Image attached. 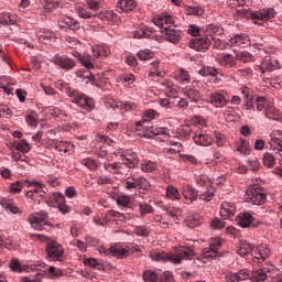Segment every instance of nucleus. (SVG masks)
Segmentation results:
<instances>
[{"instance_id": "nucleus-50", "label": "nucleus", "mask_w": 282, "mask_h": 282, "mask_svg": "<svg viewBox=\"0 0 282 282\" xmlns=\"http://www.w3.org/2000/svg\"><path fill=\"white\" fill-rule=\"evenodd\" d=\"M25 184H28V181H18L12 183L10 185V193H12L13 195H19V193L23 191V186H25Z\"/></svg>"}, {"instance_id": "nucleus-33", "label": "nucleus", "mask_w": 282, "mask_h": 282, "mask_svg": "<svg viewBox=\"0 0 282 282\" xmlns=\"http://www.w3.org/2000/svg\"><path fill=\"white\" fill-rule=\"evenodd\" d=\"M150 259L152 261H171V254L160 251V250H153L150 252Z\"/></svg>"}, {"instance_id": "nucleus-59", "label": "nucleus", "mask_w": 282, "mask_h": 282, "mask_svg": "<svg viewBox=\"0 0 282 282\" xmlns=\"http://www.w3.org/2000/svg\"><path fill=\"white\" fill-rule=\"evenodd\" d=\"M274 155L270 152L264 153L262 159L264 166H268V169H272L274 165Z\"/></svg>"}, {"instance_id": "nucleus-12", "label": "nucleus", "mask_w": 282, "mask_h": 282, "mask_svg": "<svg viewBox=\"0 0 282 282\" xmlns=\"http://www.w3.org/2000/svg\"><path fill=\"white\" fill-rule=\"evenodd\" d=\"M272 272H274V265L268 263L263 264L260 269L252 271L250 280L253 282L267 281Z\"/></svg>"}, {"instance_id": "nucleus-46", "label": "nucleus", "mask_w": 282, "mask_h": 282, "mask_svg": "<svg viewBox=\"0 0 282 282\" xmlns=\"http://www.w3.org/2000/svg\"><path fill=\"white\" fill-rule=\"evenodd\" d=\"M84 263H85V265H89V268H93L94 270H104L105 269L102 263H100V261H98V259H96V258H86V259H84Z\"/></svg>"}, {"instance_id": "nucleus-30", "label": "nucleus", "mask_w": 282, "mask_h": 282, "mask_svg": "<svg viewBox=\"0 0 282 282\" xmlns=\"http://www.w3.org/2000/svg\"><path fill=\"white\" fill-rule=\"evenodd\" d=\"M184 96L191 100V102H199L202 100V93H199L196 88L187 87L183 91Z\"/></svg>"}, {"instance_id": "nucleus-61", "label": "nucleus", "mask_w": 282, "mask_h": 282, "mask_svg": "<svg viewBox=\"0 0 282 282\" xmlns=\"http://www.w3.org/2000/svg\"><path fill=\"white\" fill-rule=\"evenodd\" d=\"M121 83H128V85H133L135 83V76L131 73H126L120 76Z\"/></svg>"}, {"instance_id": "nucleus-48", "label": "nucleus", "mask_w": 282, "mask_h": 282, "mask_svg": "<svg viewBox=\"0 0 282 282\" xmlns=\"http://www.w3.org/2000/svg\"><path fill=\"white\" fill-rule=\"evenodd\" d=\"M83 166H86L89 171H98V162L91 158H86L80 161Z\"/></svg>"}, {"instance_id": "nucleus-18", "label": "nucleus", "mask_w": 282, "mask_h": 282, "mask_svg": "<svg viewBox=\"0 0 282 282\" xmlns=\"http://www.w3.org/2000/svg\"><path fill=\"white\" fill-rule=\"evenodd\" d=\"M208 101L210 105H213V107H216V109H221L229 102L226 96L221 95L220 93H213L209 95Z\"/></svg>"}, {"instance_id": "nucleus-53", "label": "nucleus", "mask_w": 282, "mask_h": 282, "mask_svg": "<svg viewBox=\"0 0 282 282\" xmlns=\"http://www.w3.org/2000/svg\"><path fill=\"white\" fill-rule=\"evenodd\" d=\"M139 213L141 217L153 214V207L148 203H139Z\"/></svg>"}, {"instance_id": "nucleus-10", "label": "nucleus", "mask_w": 282, "mask_h": 282, "mask_svg": "<svg viewBox=\"0 0 282 282\" xmlns=\"http://www.w3.org/2000/svg\"><path fill=\"white\" fill-rule=\"evenodd\" d=\"M46 258L50 261H63L65 259V248L56 241L48 242L46 245Z\"/></svg>"}, {"instance_id": "nucleus-51", "label": "nucleus", "mask_w": 282, "mask_h": 282, "mask_svg": "<svg viewBox=\"0 0 282 282\" xmlns=\"http://www.w3.org/2000/svg\"><path fill=\"white\" fill-rule=\"evenodd\" d=\"M198 74L200 76H217L219 70L213 66H203Z\"/></svg>"}, {"instance_id": "nucleus-40", "label": "nucleus", "mask_w": 282, "mask_h": 282, "mask_svg": "<svg viewBox=\"0 0 282 282\" xmlns=\"http://www.w3.org/2000/svg\"><path fill=\"white\" fill-rule=\"evenodd\" d=\"M141 171L143 173H153L158 171V163L149 160H143L141 163Z\"/></svg>"}, {"instance_id": "nucleus-36", "label": "nucleus", "mask_w": 282, "mask_h": 282, "mask_svg": "<svg viewBox=\"0 0 282 282\" xmlns=\"http://www.w3.org/2000/svg\"><path fill=\"white\" fill-rule=\"evenodd\" d=\"M17 15L11 13H0V28L1 25H14Z\"/></svg>"}, {"instance_id": "nucleus-9", "label": "nucleus", "mask_w": 282, "mask_h": 282, "mask_svg": "<svg viewBox=\"0 0 282 282\" xmlns=\"http://www.w3.org/2000/svg\"><path fill=\"white\" fill-rule=\"evenodd\" d=\"M99 252H104L106 256L111 254V257H116V259H124V257H129V254H132V252H138V248L132 247V248H124L120 245H116L110 247L109 249H106L101 247L99 249Z\"/></svg>"}, {"instance_id": "nucleus-24", "label": "nucleus", "mask_w": 282, "mask_h": 282, "mask_svg": "<svg viewBox=\"0 0 282 282\" xmlns=\"http://www.w3.org/2000/svg\"><path fill=\"white\" fill-rule=\"evenodd\" d=\"M235 213H237V209L232 203L221 204L220 216H223L224 219H230L231 217H235Z\"/></svg>"}, {"instance_id": "nucleus-39", "label": "nucleus", "mask_w": 282, "mask_h": 282, "mask_svg": "<svg viewBox=\"0 0 282 282\" xmlns=\"http://www.w3.org/2000/svg\"><path fill=\"white\" fill-rule=\"evenodd\" d=\"M77 78H83V80L87 84L94 83V74L89 72L88 68L86 69H79L76 72Z\"/></svg>"}, {"instance_id": "nucleus-27", "label": "nucleus", "mask_w": 282, "mask_h": 282, "mask_svg": "<svg viewBox=\"0 0 282 282\" xmlns=\"http://www.w3.org/2000/svg\"><path fill=\"white\" fill-rule=\"evenodd\" d=\"M163 210L164 220H166V217H171L172 221H177L178 217L182 216V209L177 207H165Z\"/></svg>"}, {"instance_id": "nucleus-52", "label": "nucleus", "mask_w": 282, "mask_h": 282, "mask_svg": "<svg viewBox=\"0 0 282 282\" xmlns=\"http://www.w3.org/2000/svg\"><path fill=\"white\" fill-rule=\"evenodd\" d=\"M203 259H215L216 257H219V251L216 249H213V247H206L203 249Z\"/></svg>"}, {"instance_id": "nucleus-11", "label": "nucleus", "mask_w": 282, "mask_h": 282, "mask_svg": "<svg viewBox=\"0 0 282 282\" xmlns=\"http://www.w3.org/2000/svg\"><path fill=\"white\" fill-rule=\"evenodd\" d=\"M48 202H51V204H56L62 215H69V213H72V207L67 205V202L65 200V195H63L62 193L55 192L50 194Z\"/></svg>"}, {"instance_id": "nucleus-45", "label": "nucleus", "mask_w": 282, "mask_h": 282, "mask_svg": "<svg viewBox=\"0 0 282 282\" xmlns=\"http://www.w3.org/2000/svg\"><path fill=\"white\" fill-rule=\"evenodd\" d=\"M264 116L269 120H281V111L274 107L267 108Z\"/></svg>"}, {"instance_id": "nucleus-62", "label": "nucleus", "mask_w": 282, "mask_h": 282, "mask_svg": "<svg viewBox=\"0 0 282 282\" xmlns=\"http://www.w3.org/2000/svg\"><path fill=\"white\" fill-rule=\"evenodd\" d=\"M86 4L93 12L100 10V0H86Z\"/></svg>"}, {"instance_id": "nucleus-60", "label": "nucleus", "mask_w": 282, "mask_h": 282, "mask_svg": "<svg viewBox=\"0 0 282 282\" xmlns=\"http://www.w3.org/2000/svg\"><path fill=\"white\" fill-rule=\"evenodd\" d=\"M153 56H155V53L149 50H143L138 52V58L140 61H150V58H153Z\"/></svg>"}, {"instance_id": "nucleus-20", "label": "nucleus", "mask_w": 282, "mask_h": 282, "mask_svg": "<svg viewBox=\"0 0 282 282\" xmlns=\"http://www.w3.org/2000/svg\"><path fill=\"white\" fill-rule=\"evenodd\" d=\"M247 17H250L253 19V21H268L270 19H272V12H270V10H265V9H262L260 11H248L247 13Z\"/></svg>"}, {"instance_id": "nucleus-5", "label": "nucleus", "mask_w": 282, "mask_h": 282, "mask_svg": "<svg viewBox=\"0 0 282 282\" xmlns=\"http://www.w3.org/2000/svg\"><path fill=\"white\" fill-rule=\"evenodd\" d=\"M202 32L205 36H221L224 28L209 24L207 28L200 29L197 24H191L187 30V34L191 36H202Z\"/></svg>"}, {"instance_id": "nucleus-35", "label": "nucleus", "mask_w": 282, "mask_h": 282, "mask_svg": "<svg viewBox=\"0 0 282 282\" xmlns=\"http://www.w3.org/2000/svg\"><path fill=\"white\" fill-rule=\"evenodd\" d=\"M0 204L3 208H6V210H10V213H13V215H19V213L21 212L12 199L2 198Z\"/></svg>"}, {"instance_id": "nucleus-23", "label": "nucleus", "mask_w": 282, "mask_h": 282, "mask_svg": "<svg viewBox=\"0 0 282 282\" xmlns=\"http://www.w3.org/2000/svg\"><path fill=\"white\" fill-rule=\"evenodd\" d=\"M104 221L107 224H111V221H124V214H121L116 210H107L104 215Z\"/></svg>"}, {"instance_id": "nucleus-43", "label": "nucleus", "mask_w": 282, "mask_h": 282, "mask_svg": "<svg viewBox=\"0 0 282 282\" xmlns=\"http://www.w3.org/2000/svg\"><path fill=\"white\" fill-rule=\"evenodd\" d=\"M195 183L200 187L204 188V186H206V188L208 186H213V181L210 180V177H208V175H199L195 177Z\"/></svg>"}, {"instance_id": "nucleus-57", "label": "nucleus", "mask_w": 282, "mask_h": 282, "mask_svg": "<svg viewBox=\"0 0 282 282\" xmlns=\"http://www.w3.org/2000/svg\"><path fill=\"white\" fill-rule=\"evenodd\" d=\"M143 281L145 282H159L158 273L148 270L143 272Z\"/></svg>"}, {"instance_id": "nucleus-6", "label": "nucleus", "mask_w": 282, "mask_h": 282, "mask_svg": "<svg viewBox=\"0 0 282 282\" xmlns=\"http://www.w3.org/2000/svg\"><path fill=\"white\" fill-rule=\"evenodd\" d=\"M153 23L159 28L161 34H164L165 36H180V31L175 29V26L169 25V23H171V15L154 17ZM164 23L167 26H164Z\"/></svg>"}, {"instance_id": "nucleus-58", "label": "nucleus", "mask_w": 282, "mask_h": 282, "mask_svg": "<svg viewBox=\"0 0 282 282\" xmlns=\"http://www.w3.org/2000/svg\"><path fill=\"white\" fill-rule=\"evenodd\" d=\"M25 120L29 127H39V116L36 112H32L31 115L26 116Z\"/></svg>"}, {"instance_id": "nucleus-47", "label": "nucleus", "mask_w": 282, "mask_h": 282, "mask_svg": "<svg viewBox=\"0 0 282 282\" xmlns=\"http://www.w3.org/2000/svg\"><path fill=\"white\" fill-rule=\"evenodd\" d=\"M79 63L86 69H94V57L91 55L84 54L83 57H79Z\"/></svg>"}, {"instance_id": "nucleus-2", "label": "nucleus", "mask_w": 282, "mask_h": 282, "mask_svg": "<svg viewBox=\"0 0 282 282\" xmlns=\"http://www.w3.org/2000/svg\"><path fill=\"white\" fill-rule=\"evenodd\" d=\"M140 162V159H130L122 156L121 162L104 163V169L112 175H126L127 169H135Z\"/></svg>"}, {"instance_id": "nucleus-17", "label": "nucleus", "mask_w": 282, "mask_h": 282, "mask_svg": "<svg viewBox=\"0 0 282 282\" xmlns=\"http://www.w3.org/2000/svg\"><path fill=\"white\" fill-rule=\"evenodd\" d=\"M193 140L198 147H210L214 142L213 138L204 131H196Z\"/></svg>"}, {"instance_id": "nucleus-63", "label": "nucleus", "mask_w": 282, "mask_h": 282, "mask_svg": "<svg viewBox=\"0 0 282 282\" xmlns=\"http://www.w3.org/2000/svg\"><path fill=\"white\" fill-rule=\"evenodd\" d=\"M47 272H48V274H51L52 279H58V278L63 276V274H64L63 270L56 269L55 267H50L47 269Z\"/></svg>"}, {"instance_id": "nucleus-7", "label": "nucleus", "mask_w": 282, "mask_h": 282, "mask_svg": "<svg viewBox=\"0 0 282 282\" xmlns=\"http://www.w3.org/2000/svg\"><path fill=\"white\" fill-rule=\"evenodd\" d=\"M247 202L254 204V206H262L265 204V199H268V195L265 194V189L259 185L250 186L246 192Z\"/></svg>"}, {"instance_id": "nucleus-16", "label": "nucleus", "mask_w": 282, "mask_h": 282, "mask_svg": "<svg viewBox=\"0 0 282 282\" xmlns=\"http://www.w3.org/2000/svg\"><path fill=\"white\" fill-rule=\"evenodd\" d=\"M210 40L206 36H196L189 41V47L196 50V52H202V50H208L210 47Z\"/></svg>"}, {"instance_id": "nucleus-32", "label": "nucleus", "mask_w": 282, "mask_h": 282, "mask_svg": "<svg viewBox=\"0 0 282 282\" xmlns=\"http://www.w3.org/2000/svg\"><path fill=\"white\" fill-rule=\"evenodd\" d=\"M216 188L213 185H209L206 187V191L198 194V199H202L203 202H212L215 197Z\"/></svg>"}, {"instance_id": "nucleus-19", "label": "nucleus", "mask_w": 282, "mask_h": 282, "mask_svg": "<svg viewBox=\"0 0 282 282\" xmlns=\"http://www.w3.org/2000/svg\"><path fill=\"white\" fill-rule=\"evenodd\" d=\"M262 74L265 72H274V69H279V59L274 56H265L261 64Z\"/></svg>"}, {"instance_id": "nucleus-31", "label": "nucleus", "mask_w": 282, "mask_h": 282, "mask_svg": "<svg viewBox=\"0 0 282 282\" xmlns=\"http://www.w3.org/2000/svg\"><path fill=\"white\" fill-rule=\"evenodd\" d=\"M117 6L122 12H131V10H135L138 2L135 0H118Z\"/></svg>"}, {"instance_id": "nucleus-25", "label": "nucleus", "mask_w": 282, "mask_h": 282, "mask_svg": "<svg viewBox=\"0 0 282 282\" xmlns=\"http://www.w3.org/2000/svg\"><path fill=\"white\" fill-rule=\"evenodd\" d=\"M183 196L191 203L197 202V199H199V191L191 185H187L183 189Z\"/></svg>"}, {"instance_id": "nucleus-37", "label": "nucleus", "mask_w": 282, "mask_h": 282, "mask_svg": "<svg viewBox=\"0 0 282 282\" xmlns=\"http://www.w3.org/2000/svg\"><path fill=\"white\" fill-rule=\"evenodd\" d=\"M166 73L160 68L159 62H153L152 67L150 68L151 78H164Z\"/></svg>"}, {"instance_id": "nucleus-26", "label": "nucleus", "mask_w": 282, "mask_h": 282, "mask_svg": "<svg viewBox=\"0 0 282 282\" xmlns=\"http://www.w3.org/2000/svg\"><path fill=\"white\" fill-rule=\"evenodd\" d=\"M133 36H158V31L151 26L141 25L140 29L133 31Z\"/></svg>"}, {"instance_id": "nucleus-4", "label": "nucleus", "mask_w": 282, "mask_h": 282, "mask_svg": "<svg viewBox=\"0 0 282 282\" xmlns=\"http://www.w3.org/2000/svg\"><path fill=\"white\" fill-rule=\"evenodd\" d=\"M122 186L126 188V191H135V189H142V191H149L151 188V183L147 177L134 173L128 176L123 182Z\"/></svg>"}, {"instance_id": "nucleus-8", "label": "nucleus", "mask_w": 282, "mask_h": 282, "mask_svg": "<svg viewBox=\"0 0 282 282\" xmlns=\"http://www.w3.org/2000/svg\"><path fill=\"white\" fill-rule=\"evenodd\" d=\"M195 258V250L191 247H180L175 253H170V262L180 265L182 261H191Z\"/></svg>"}, {"instance_id": "nucleus-1", "label": "nucleus", "mask_w": 282, "mask_h": 282, "mask_svg": "<svg viewBox=\"0 0 282 282\" xmlns=\"http://www.w3.org/2000/svg\"><path fill=\"white\" fill-rule=\"evenodd\" d=\"M55 87L56 89H59V91H63V94H66L68 98H70V101L80 107L82 109H86V111H91V109H94V99L69 87V84L63 80H57L55 83Z\"/></svg>"}, {"instance_id": "nucleus-28", "label": "nucleus", "mask_w": 282, "mask_h": 282, "mask_svg": "<svg viewBox=\"0 0 282 282\" xmlns=\"http://www.w3.org/2000/svg\"><path fill=\"white\" fill-rule=\"evenodd\" d=\"M29 186H34V188L26 192V197H36L39 193H45V184H43L42 182L34 181L29 183Z\"/></svg>"}, {"instance_id": "nucleus-15", "label": "nucleus", "mask_w": 282, "mask_h": 282, "mask_svg": "<svg viewBox=\"0 0 282 282\" xmlns=\"http://www.w3.org/2000/svg\"><path fill=\"white\" fill-rule=\"evenodd\" d=\"M53 63L64 69L65 72H69L76 67V62L67 56H58L53 57Z\"/></svg>"}, {"instance_id": "nucleus-64", "label": "nucleus", "mask_w": 282, "mask_h": 282, "mask_svg": "<svg viewBox=\"0 0 282 282\" xmlns=\"http://www.w3.org/2000/svg\"><path fill=\"white\" fill-rule=\"evenodd\" d=\"M254 102L258 111H263V109H268L265 108V97H257L254 99Z\"/></svg>"}, {"instance_id": "nucleus-29", "label": "nucleus", "mask_w": 282, "mask_h": 282, "mask_svg": "<svg viewBox=\"0 0 282 282\" xmlns=\"http://www.w3.org/2000/svg\"><path fill=\"white\" fill-rule=\"evenodd\" d=\"M91 51L94 58H101V56L107 57L109 54H111L109 46L105 45L93 46Z\"/></svg>"}, {"instance_id": "nucleus-54", "label": "nucleus", "mask_w": 282, "mask_h": 282, "mask_svg": "<svg viewBox=\"0 0 282 282\" xmlns=\"http://www.w3.org/2000/svg\"><path fill=\"white\" fill-rule=\"evenodd\" d=\"M144 122L149 121V120H155L156 118H160V112H158V110L154 109H147L143 115H142Z\"/></svg>"}, {"instance_id": "nucleus-13", "label": "nucleus", "mask_w": 282, "mask_h": 282, "mask_svg": "<svg viewBox=\"0 0 282 282\" xmlns=\"http://www.w3.org/2000/svg\"><path fill=\"white\" fill-rule=\"evenodd\" d=\"M270 254H272V251L270 250V247L265 245L253 247L251 261H253V263H263V261L270 259Z\"/></svg>"}, {"instance_id": "nucleus-42", "label": "nucleus", "mask_w": 282, "mask_h": 282, "mask_svg": "<svg viewBox=\"0 0 282 282\" xmlns=\"http://www.w3.org/2000/svg\"><path fill=\"white\" fill-rule=\"evenodd\" d=\"M203 221L204 220L198 215L189 216L185 220V226H187V228H197Z\"/></svg>"}, {"instance_id": "nucleus-55", "label": "nucleus", "mask_w": 282, "mask_h": 282, "mask_svg": "<svg viewBox=\"0 0 282 282\" xmlns=\"http://www.w3.org/2000/svg\"><path fill=\"white\" fill-rule=\"evenodd\" d=\"M134 232L138 237H149V235H151V229L144 225H141L134 227Z\"/></svg>"}, {"instance_id": "nucleus-38", "label": "nucleus", "mask_w": 282, "mask_h": 282, "mask_svg": "<svg viewBox=\"0 0 282 282\" xmlns=\"http://www.w3.org/2000/svg\"><path fill=\"white\" fill-rule=\"evenodd\" d=\"M218 62L223 67H235L236 65L235 57L230 54L221 55L218 58Z\"/></svg>"}, {"instance_id": "nucleus-41", "label": "nucleus", "mask_w": 282, "mask_h": 282, "mask_svg": "<svg viewBox=\"0 0 282 282\" xmlns=\"http://www.w3.org/2000/svg\"><path fill=\"white\" fill-rule=\"evenodd\" d=\"M149 131L152 133V135H162L163 140H166V138L170 135L169 128L166 127H152Z\"/></svg>"}, {"instance_id": "nucleus-21", "label": "nucleus", "mask_w": 282, "mask_h": 282, "mask_svg": "<svg viewBox=\"0 0 282 282\" xmlns=\"http://www.w3.org/2000/svg\"><path fill=\"white\" fill-rule=\"evenodd\" d=\"M254 250V247H252V243L242 240L238 243L237 247V254H239V257H249V259H251V254Z\"/></svg>"}, {"instance_id": "nucleus-49", "label": "nucleus", "mask_w": 282, "mask_h": 282, "mask_svg": "<svg viewBox=\"0 0 282 282\" xmlns=\"http://www.w3.org/2000/svg\"><path fill=\"white\" fill-rule=\"evenodd\" d=\"M14 148L17 149V151H20V153H30L32 149L30 147V143L25 139H22L20 142H17L14 144Z\"/></svg>"}, {"instance_id": "nucleus-44", "label": "nucleus", "mask_w": 282, "mask_h": 282, "mask_svg": "<svg viewBox=\"0 0 282 282\" xmlns=\"http://www.w3.org/2000/svg\"><path fill=\"white\" fill-rule=\"evenodd\" d=\"M165 191L167 199H171L172 202H175V199H180L181 195L177 187L169 185Z\"/></svg>"}, {"instance_id": "nucleus-34", "label": "nucleus", "mask_w": 282, "mask_h": 282, "mask_svg": "<svg viewBox=\"0 0 282 282\" xmlns=\"http://www.w3.org/2000/svg\"><path fill=\"white\" fill-rule=\"evenodd\" d=\"M174 78L181 85L191 83V75H188V70H185L183 68H180L178 70L175 72Z\"/></svg>"}, {"instance_id": "nucleus-3", "label": "nucleus", "mask_w": 282, "mask_h": 282, "mask_svg": "<svg viewBox=\"0 0 282 282\" xmlns=\"http://www.w3.org/2000/svg\"><path fill=\"white\" fill-rule=\"evenodd\" d=\"M47 219H50L47 212L33 213L28 217V221L31 224V228H33V230L40 231L52 230V228H54V225Z\"/></svg>"}, {"instance_id": "nucleus-56", "label": "nucleus", "mask_w": 282, "mask_h": 282, "mask_svg": "<svg viewBox=\"0 0 282 282\" xmlns=\"http://www.w3.org/2000/svg\"><path fill=\"white\" fill-rule=\"evenodd\" d=\"M95 14L100 21H113V17H116L113 11H102Z\"/></svg>"}, {"instance_id": "nucleus-14", "label": "nucleus", "mask_w": 282, "mask_h": 282, "mask_svg": "<svg viewBox=\"0 0 282 282\" xmlns=\"http://www.w3.org/2000/svg\"><path fill=\"white\" fill-rule=\"evenodd\" d=\"M236 221L240 228H249V226L257 228V226L261 225V221L254 219V217H252L248 212L239 214Z\"/></svg>"}, {"instance_id": "nucleus-22", "label": "nucleus", "mask_w": 282, "mask_h": 282, "mask_svg": "<svg viewBox=\"0 0 282 282\" xmlns=\"http://www.w3.org/2000/svg\"><path fill=\"white\" fill-rule=\"evenodd\" d=\"M110 107L113 110L120 109V111H135L138 109V105L131 101H112Z\"/></svg>"}]
</instances>
